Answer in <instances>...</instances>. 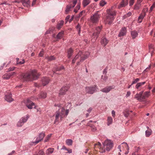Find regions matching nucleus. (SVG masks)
Segmentation results:
<instances>
[{"label":"nucleus","mask_w":155,"mask_h":155,"mask_svg":"<svg viewBox=\"0 0 155 155\" xmlns=\"http://www.w3.org/2000/svg\"><path fill=\"white\" fill-rule=\"evenodd\" d=\"M40 75L36 70H32L22 74L21 78L24 81H32L37 79Z\"/></svg>","instance_id":"f257e3e1"},{"label":"nucleus","mask_w":155,"mask_h":155,"mask_svg":"<svg viewBox=\"0 0 155 155\" xmlns=\"http://www.w3.org/2000/svg\"><path fill=\"white\" fill-rule=\"evenodd\" d=\"M103 147H101V143L98 142L97 143L94 144V149H96L97 147L100 150L101 153H103L105 151V147H106V149L107 151H109L113 147V143L111 140H106L104 143H103Z\"/></svg>","instance_id":"f03ea898"},{"label":"nucleus","mask_w":155,"mask_h":155,"mask_svg":"<svg viewBox=\"0 0 155 155\" xmlns=\"http://www.w3.org/2000/svg\"><path fill=\"white\" fill-rule=\"evenodd\" d=\"M90 54V53L89 52H87L85 53H83L80 51L73 59L72 63L74 64L76 61H77V65H79L80 64V62L83 61Z\"/></svg>","instance_id":"7ed1b4c3"},{"label":"nucleus","mask_w":155,"mask_h":155,"mask_svg":"<svg viewBox=\"0 0 155 155\" xmlns=\"http://www.w3.org/2000/svg\"><path fill=\"white\" fill-rule=\"evenodd\" d=\"M114 7H111V9H109L107 10V18L104 21L105 24L110 25L114 19V17L116 15V12L113 9Z\"/></svg>","instance_id":"20e7f679"},{"label":"nucleus","mask_w":155,"mask_h":155,"mask_svg":"<svg viewBox=\"0 0 155 155\" xmlns=\"http://www.w3.org/2000/svg\"><path fill=\"white\" fill-rule=\"evenodd\" d=\"M100 17V15L98 13V12H97L91 16L89 21L93 24L97 23L98 22Z\"/></svg>","instance_id":"39448f33"},{"label":"nucleus","mask_w":155,"mask_h":155,"mask_svg":"<svg viewBox=\"0 0 155 155\" xmlns=\"http://www.w3.org/2000/svg\"><path fill=\"white\" fill-rule=\"evenodd\" d=\"M102 28V26H98L96 28L95 30L93 35V36L92 40L93 42H94L96 40Z\"/></svg>","instance_id":"423d86ee"},{"label":"nucleus","mask_w":155,"mask_h":155,"mask_svg":"<svg viewBox=\"0 0 155 155\" xmlns=\"http://www.w3.org/2000/svg\"><path fill=\"white\" fill-rule=\"evenodd\" d=\"M98 90L96 86L94 85L92 86L87 87H85V91L86 93L92 94L96 92Z\"/></svg>","instance_id":"0eeeda50"},{"label":"nucleus","mask_w":155,"mask_h":155,"mask_svg":"<svg viewBox=\"0 0 155 155\" xmlns=\"http://www.w3.org/2000/svg\"><path fill=\"white\" fill-rule=\"evenodd\" d=\"M45 136V133L44 132H42L40 133L36 138V140L34 142H32V144L35 145L39 143L42 140Z\"/></svg>","instance_id":"6e6552de"},{"label":"nucleus","mask_w":155,"mask_h":155,"mask_svg":"<svg viewBox=\"0 0 155 155\" xmlns=\"http://www.w3.org/2000/svg\"><path fill=\"white\" fill-rule=\"evenodd\" d=\"M64 117L63 114H61L60 112L58 111H57L56 112L55 115V120L54 121V124L56 123H58L59 122V119L60 118L61 120H62L63 119Z\"/></svg>","instance_id":"1a4fd4ad"},{"label":"nucleus","mask_w":155,"mask_h":155,"mask_svg":"<svg viewBox=\"0 0 155 155\" xmlns=\"http://www.w3.org/2000/svg\"><path fill=\"white\" fill-rule=\"evenodd\" d=\"M77 0H73L72 4H70L66 6L65 10L66 13L67 14L71 9L74 8L76 5Z\"/></svg>","instance_id":"9d476101"},{"label":"nucleus","mask_w":155,"mask_h":155,"mask_svg":"<svg viewBox=\"0 0 155 155\" xmlns=\"http://www.w3.org/2000/svg\"><path fill=\"white\" fill-rule=\"evenodd\" d=\"M25 104L26 107L29 109H32L33 106H35L34 108H36V106H35V103L29 99H27L25 101Z\"/></svg>","instance_id":"9b49d317"},{"label":"nucleus","mask_w":155,"mask_h":155,"mask_svg":"<svg viewBox=\"0 0 155 155\" xmlns=\"http://www.w3.org/2000/svg\"><path fill=\"white\" fill-rule=\"evenodd\" d=\"M143 94V91H140L139 94H137L135 95L134 98L139 101H143L144 100Z\"/></svg>","instance_id":"f8f14e48"},{"label":"nucleus","mask_w":155,"mask_h":155,"mask_svg":"<svg viewBox=\"0 0 155 155\" xmlns=\"http://www.w3.org/2000/svg\"><path fill=\"white\" fill-rule=\"evenodd\" d=\"M5 100L8 102H11L13 101V99L12 98V94L10 92L8 93L5 94Z\"/></svg>","instance_id":"ddd939ff"},{"label":"nucleus","mask_w":155,"mask_h":155,"mask_svg":"<svg viewBox=\"0 0 155 155\" xmlns=\"http://www.w3.org/2000/svg\"><path fill=\"white\" fill-rule=\"evenodd\" d=\"M15 74L16 73L15 72L6 73L2 76V78L4 79L8 80L12 76Z\"/></svg>","instance_id":"4468645a"},{"label":"nucleus","mask_w":155,"mask_h":155,"mask_svg":"<svg viewBox=\"0 0 155 155\" xmlns=\"http://www.w3.org/2000/svg\"><path fill=\"white\" fill-rule=\"evenodd\" d=\"M50 81V79L48 77H44L41 79V82L43 86L48 84Z\"/></svg>","instance_id":"2eb2a0df"},{"label":"nucleus","mask_w":155,"mask_h":155,"mask_svg":"<svg viewBox=\"0 0 155 155\" xmlns=\"http://www.w3.org/2000/svg\"><path fill=\"white\" fill-rule=\"evenodd\" d=\"M127 32V29L125 27H123L121 28L120 32L118 35L119 37L123 36L126 35Z\"/></svg>","instance_id":"dca6fc26"},{"label":"nucleus","mask_w":155,"mask_h":155,"mask_svg":"<svg viewBox=\"0 0 155 155\" xmlns=\"http://www.w3.org/2000/svg\"><path fill=\"white\" fill-rule=\"evenodd\" d=\"M68 87H63L60 90L59 93V95H63L66 92L68 91Z\"/></svg>","instance_id":"f3484780"},{"label":"nucleus","mask_w":155,"mask_h":155,"mask_svg":"<svg viewBox=\"0 0 155 155\" xmlns=\"http://www.w3.org/2000/svg\"><path fill=\"white\" fill-rule=\"evenodd\" d=\"M114 88V87L113 86H109L105 87L104 88L102 89L101 91L105 93H108L112 89Z\"/></svg>","instance_id":"a211bd4d"},{"label":"nucleus","mask_w":155,"mask_h":155,"mask_svg":"<svg viewBox=\"0 0 155 155\" xmlns=\"http://www.w3.org/2000/svg\"><path fill=\"white\" fill-rule=\"evenodd\" d=\"M128 4V0H122L118 6L119 8L124 7L126 6Z\"/></svg>","instance_id":"6ab92c4d"},{"label":"nucleus","mask_w":155,"mask_h":155,"mask_svg":"<svg viewBox=\"0 0 155 155\" xmlns=\"http://www.w3.org/2000/svg\"><path fill=\"white\" fill-rule=\"evenodd\" d=\"M109 41L105 38L103 37L101 38V43L104 46H105L108 43Z\"/></svg>","instance_id":"aec40b11"},{"label":"nucleus","mask_w":155,"mask_h":155,"mask_svg":"<svg viewBox=\"0 0 155 155\" xmlns=\"http://www.w3.org/2000/svg\"><path fill=\"white\" fill-rule=\"evenodd\" d=\"M64 69V67L62 66H56L55 67L53 70V71L54 73H55V72L57 71H61L62 70Z\"/></svg>","instance_id":"412c9836"},{"label":"nucleus","mask_w":155,"mask_h":155,"mask_svg":"<svg viewBox=\"0 0 155 155\" xmlns=\"http://www.w3.org/2000/svg\"><path fill=\"white\" fill-rule=\"evenodd\" d=\"M113 122V120L112 118L110 116L108 117L107 119V125L109 126L110 125L112 124Z\"/></svg>","instance_id":"4be33fe9"},{"label":"nucleus","mask_w":155,"mask_h":155,"mask_svg":"<svg viewBox=\"0 0 155 155\" xmlns=\"http://www.w3.org/2000/svg\"><path fill=\"white\" fill-rule=\"evenodd\" d=\"M145 15V12H143L138 18V21L139 23H140L141 22L142 19H143Z\"/></svg>","instance_id":"5701e85b"},{"label":"nucleus","mask_w":155,"mask_h":155,"mask_svg":"<svg viewBox=\"0 0 155 155\" xmlns=\"http://www.w3.org/2000/svg\"><path fill=\"white\" fill-rule=\"evenodd\" d=\"M54 148H49L47 150L46 154L47 155H50L54 152Z\"/></svg>","instance_id":"b1692460"},{"label":"nucleus","mask_w":155,"mask_h":155,"mask_svg":"<svg viewBox=\"0 0 155 155\" xmlns=\"http://www.w3.org/2000/svg\"><path fill=\"white\" fill-rule=\"evenodd\" d=\"M21 2L24 6L28 7L30 4L29 0H21Z\"/></svg>","instance_id":"393cba45"},{"label":"nucleus","mask_w":155,"mask_h":155,"mask_svg":"<svg viewBox=\"0 0 155 155\" xmlns=\"http://www.w3.org/2000/svg\"><path fill=\"white\" fill-rule=\"evenodd\" d=\"M46 93L44 92H41L38 95L39 98H45L46 97Z\"/></svg>","instance_id":"a878e982"},{"label":"nucleus","mask_w":155,"mask_h":155,"mask_svg":"<svg viewBox=\"0 0 155 155\" xmlns=\"http://www.w3.org/2000/svg\"><path fill=\"white\" fill-rule=\"evenodd\" d=\"M131 36L132 38L134 39L138 35V34L137 32L135 31H132L131 32Z\"/></svg>","instance_id":"bb28decb"},{"label":"nucleus","mask_w":155,"mask_h":155,"mask_svg":"<svg viewBox=\"0 0 155 155\" xmlns=\"http://www.w3.org/2000/svg\"><path fill=\"white\" fill-rule=\"evenodd\" d=\"M91 2L90 0H83L82 2V5L83 7H85L88 5Z\"/></svg>","instance_id":"cd10ccee"},{"label":"nucleus","mask_w":155,"mask_h":155,"mask_svg":"<svg viewBox=\"0 0 155 155\" xmlns=\"http://www.w3.org/2000/svg\"><path fill=\"white\" fill-rule=\"evenodd\" d=\"M147 128L148 129L145 131V134L146 137H148L151 134L152 130L148 127H147Z\"/></svg>","instance_id":"c85d7f7f"},{"label":"nucleus","mask_w":155,"mask_h":155,"mask_svg":"<svg viewBox=\"0 0 155 155\" xmlns=\"http://www.w3.org/2000/svg\"><path fill=\"white\" fill-rule=\"evenodd\" d=\"M144 100L146 98H148L150 95V91H146L143 94Z\"/></svg>","instance_id":"c756f323"},{"label":"nucleus","mask_w":155,"mask_h":155,"mask_svg":"<svg viewBox=\"0 0 155 155\" xmlns=\"http://www.w3.org/2000/svg\"><path fill=\"white\" fill-rule=\"evenodd\" d=\"M29 115H27L26 116L21 118L20 120L22 121V122H23V123L26 122L27 120L29 118Z\"/></svg>","instance_id":"7c9ffc66"},{"label":"nucleus","mask_w":155,"mask_h":155,"mask_svg":"<svg viewBox=\"0 0 155 155\" xmlns=\"http://www.w3.org/2000/svg\"><path fill=\"white\" fill-rule=\"evenodd\" d=\"M73 52V50L71 48H70L68 50V58H70L71 57Z\"/></svg>","instance_id":"2f4dec72"},{"label":"nucleus","mask_w":155,"mask_h":155,"mask_svg":"<svg viewBox=\"0 0 155 155\" xmlns=\"http://www.w3.org/2000/svg\"><path fill=\"white\" fill-rule=\"evenodd\" d=\"M64 23V21L62 20L60 21V22L58 24L57 26V29L59 30L61 28V27L63 25Z\"/></svg>","instance_id":"473e14b6"},{"label":"nucleus","mask_w":155,"mask_h":155,"mask_svg":"<svg viewBox=\"0 0 155 155\" xmlns=\"http://www.w3.org/2000/svg\"><path fill=\"white\" fill-rule=\"evenodd\" d=\"M64 35V31H62L61 32H59L56 36V38L57 39H60L62 36Z\"/></svg>","instance_id":"72a5a7b5"},{"label":"nucleus","mask_w":155,"mask_h":155,"mask_svg":"<svg viewBox=\"0 0 155 155\" xmlns=\"http://www.w3.org/2000/svg\"><path fill=\"white\" fill-rule=\"evenodd\" d=\"M145 83V82H142L137 83L136 85V88H137V89H138L140 87L144 85Z\"/></svg>","instance_id":"f704fd0d"},{"label":"nucleus","mask_w":155,"mask_h":155,"mask_svg":"<svg viewBox=\"0 0 155 155\" xmlns=\"http://www.w3.org/2000/svg\"><path fill=\"white\" fill-rule=\"evenodd\" d=\"M73 141L71 139H67L66 140V143L68 146H71L72 145Z\"/></svg>","instance_id":"c9c22d12"},{"label":"nucleus","mask_w":155,"mask_h":155,"mask_svg":"<svg viewBox=\"0 0 155 155\" xmlns=\"http://www.w3.org/2000/svg\"><path fill=\"white\" fill-rule=\"evenodd\" d=\"M52 135V134H50L48 135L46 137L45 140L44 142H48L49 140L50 139L51 137V136Z\"/></svg>","instance_id":"e433bc0d"},{"label":"nucleus","mask_w":155,"mask_h":155,"mask_svg":"<svg viewBox=\"0 0 155 155\" xmlns=\"http://www.w3.org/2000/svg\"><path fill=\"white\" fill-rule=\"evenodd\" d=\"M149 51L151 52V55H152L153 52V47L152 45H150L149 46Z\"/></svg>","instance_id":"4c0bfd02"},{"label":"nucleus","mask_w":155,"mask_h":155,"mask_svg":"<svg viewBox=\"0 0 155 155\" xmlns=\"http://www.w3.org/2000/svg\"><path fill=\"white\" fill-rule=\"evenodd\" d=\"M45 59L49 61H51L54 60L55 59V57L53 56H51L50 57L46 56L45 57Z\"/></svg>","instance_id":"58836bf2"},{"label":"nucleus","mask_w":155,"mask_h":155,"mask_svg":"<svg viewBox=\"0 0 155 155\" xmlns=\"http://www.w3.org/2000/svg\"><path fill=\"white\" fill-rule=\"evenodd\" d=\"M16 60L17 61V64H23L25 63V61L24 60H22L21 61H19V59L18 58H16Z\"/></svg>","instance_id":"ea45409f"},{"label":"nucleus","mask_w":155,"mask_h":155,"mask_svg":"<svg viewBox=\"0 0 155 155\" xmlns=\"http://www.w3.org/2000/svg\"><path fill=\"white\" fill-rule=\"evenodd\" d=\"M107 4V2L104 0H101L100 2V5L101 6H103Z\"/></svg>","instance_id":"a19ab883"},{"label":"nucleus","mask_w":155,"mask_h":155,"mask_svg":"<svg viewBox=\"0 0 155 155\" xmlns=\"http://www.w3.org/2000/svg\"><path fill=\"white\" fill-rule=\"evenodd\" d=\"M24 124L23 122H22L20 119L17 124V126L18 127H21Z\"/></svg>","instance_id":"79ce46f5"},{"label":"nucleus","mask_w":155,"mask_h":155,"mask_svg":"<svg viewBox=\"0 0 155 155\" xmlns=\"http://www.w3.org/2000/svg\"><path fill=\"white\" fill-rule=\"evenodd\" d=\"M76 29L78 31V34H80L81 32V27L80 25L78 24L76 26Z\"/></svg>","instance_id":"37998d69"},{"label":"nucleus","mask_w":155,"mask_h":155,"mask_svg":"<svg viewBox=\"0 0 155 155\" xmlns=\"http://www.w3.org/2000/svg\"><path fill=\"white\" fill-rule=\"evenodd\" d=\"M65 109L63 107H62L61 109V112H60V114H63V116L64 117L65 116V115L64 114V113L65 112Z\"/></svg>","instance_id":"c03bdc74"},{"label":"nucleus","mask_w":155,"mask_h":155,"mask_svg":"<svg viewBox=\"0 0 155 155\" xmlns=\"http://www.w3.org/2000/svg\"><path fill=\"white\" fill-rule=\"evenodd\" d=\"M45 153L42 150H40L38 153L37 155H44Z\"/></svg>","instance_id":"a18cd8bd"},{"label":"nucleus","mask_w":155,"mask_h":155,"mask_svg":"<svg viewBox=\"0 0 155 155\" xmlns=\"http://www.w3.org/2000/svg\"><path fill=\"white\" fill-rule=\"evenodd\" d=\"M139 79L138 78H137L135 79L134 80L132 81V84H135L136 83H137L139 81Z\"/></svg>","instance_id":"49530a36"},{"label":"nucleus","mask_w":155,"mask_h":155,"mask_svg":"<svg viewBox=\"0 0 155 155\" xmlns=\"http://www.w3.org/2000/svg\"><path fill=\"white\" fill-rule=\"evenodd\" d=\"M140 5V4H138V3H137V4L135 5L134 6V9H138L139 8Z\"/></svg>","instance_id":"de8ad7c7"},{"label":"nucleus","mask_w":155,"mask_h":155,"mask_svg":"<svg viewBox=\"0 0 155 155\" xmlns=\"http://www.w3.org/2000/svg\"><path fill=\"white\" fill-rule=\"evenodd\" d=\"M4 4H5V5H10V4L7 1L3 3H2L0 4V5H3Z\"/></svg>","instance_id":"09e8293b"},{"label":"nucleus","mask_w":155,"mask_h":155,"mask_svg":"<svg viewBox=\"0 0 155 155\" xmlns=\"http://www.w3.org/2000/svg\"><path fill=\"white\" fill-rule=\"evenodd\" d=\"M134 0H130L129 2V5L130 6H132L134 3Z\"/></svg>","instance_id":"8fccbe9b"},{"label":"nucleus","mask_w":155,"mask_h":155,"mask_svg":"<svg viewBox=\"0 0 155 155\" xmlns=\"http://www.w3.org/2000/svg\"><path fill=\"white\" fill-rule=\"evenodd\" d=\"M90 126L92 128V130L93 131H95L96 130V128L95 126H92V125H90Z\"/></svg>","instance_id":"3c124183"},{"label":"nucleus","mask_w":155,"mask_h":155,"mask_svg":"<svg viewBox=\"0 0 155 155\" xmlns=\"http://www.w3.org/2000/svg\"><path fill=\"white\" fill-rule=\"evenodd\" d=\"M111 114L112 117L114 118L115 116V112L114 110H112L111 112Z\"/></svg>","instance_id":"603ef678"},{"label":"nucleus","mask_w":155,"mask_h":155,"mask_svg":"<svg viewBox=\"0 0 155 155\" xmlns=\"http://www.w3.org/2000/svg\"><path fill=\"white\" fill-rule=\"evenodd\" d=\"M91 122H93L94 123H95L96 122V121H93L92 120H90L87 123V125H88V126H90V125H90V123H91Z\"/></svg>","instance_id":"864d4df0"},{"label":"nucleus","mask_w":155,"mask_h":155,"mask_svg":"<svg viewBox=\"0 0 155 155\" xmlns=\"http://www.w3.org/2000/svg\"><path fill=\"white\" fill-rule=\"evenodd\" d=\"M15 67H12V68H10L8 69V71H12L14 70L15 69Z\"/></svg>","instance_id":"5fc2aeb1"},{"label":"nucleus","mask_w":155,"mask_h":155,"mask_svg":"<svg viewBox=\"0 0 155 155\" xmlns=\"http://www.w3.org/2000/svg\"><path fill=\"white\" fill-rule=\"evenodd\" d=\"M85 11H82L81 12L79 13V17H80L81 16H82L83 15V13H85Z\"/></svg>","instance_id":"6e6d98bb"},{"label":"nucleus","mask_w":155,"mask_h":155,"mask_svg":"<svg viewBox=\"0 0 155 155\" xmlns=\"http://www.w3.org/2000/svg\"><path fill=\"white\" fill-rule=\"evenodd\" d=\"M125 144V147H126L127 149L128 150L129 149V147H128V144H127V143H126L124 142L123 143H122V144Z\"/></svg>","instance_id":"4d7b16f0"},{"label":"nucleus","mask_w":155,"mask_h":155,"mask_svg":"<svg viewBox=\"0 0 155 155\" xmlns=\"http://www.w3.org/2000/svg\"><path fill=\"white\" fill-rule=\"evenodd\" d=\"M131 93L130 91H127V94L126 95V97H127L129 96L130 95Z\"/></svg>","instance_id":"13d9d810"},{"label":"nucleus","mask_w":155,"mask_h":155,"mask_svg":"<svg viewBox=\"0 0 155 155\" xmlns=\"http://www.w3.org/2000/svg\"><path fill=\"white\" fill-rule=\"evenodd\" d=\"M43 55V51H41L39 54V55L40 57H42Z\"/></svg>","instance_id":"bf43d9fd"},{"label":"nucleus","mask_w":155,"mask_h":155,"mask_svg":"<svg viewBox=\"0 0 155 155\" xmlns=\"http://www.w3.org/2000/svg\"><path fill=\"white\" fill-rule=\"evenodd\" d=\"M150 66L149 65V66L147 67L144 71V72H145L146 71H147L150 70Z\"/></svg>","instance_id":"052dcab7"},{"label":"nucleus","mask_w":155,"mask_h":155,"mask_svg":"<svg viewBox=\"0 0 155 155\" xmlns=\"http://www.w3.org/2000/svg\"><path fill=\"white\" fill-rule=\"evenodd\" d=\"M65 115L67 116L69 112V110L68 109H67L66 110H65Z\"/></svg>","instance_id":"680f3d73"},{"label":"nucleus","mask_w":155,"mask_h":155,"mask_svg":"<svg viewBox=\"0 0 155 155\" xmlns=\"http://www.w3.org/2000/svg\"><path fill=\"white\" fill-rule=\"evenodd\" d=\"M107 77L106 76H104V78H103V76H102V78L104 81H105L107 79Z\"/></svg>","instance_id":"e2e57ef3"},{"label":"nucleus","mask_w":155,"mask_h":155,"mask_svg":"<svg viewBox=\"0 0 155 155\" xmlns=\"http://www.w3.org/2000/svg\"><path fill=\"white\" fill-rule=\"evenodd\" d=\"M80 8V5L79 4H78L76 7V8L78 10H79Z\"/></svg>","instance_id":"0e129e2a"},{"label":"nucleus","mask_w":155,"mask_h":155,"mask_svg":"<svg viewBox=\"0 0 155 155\" xmlns=\"http://www.w3.org/2000/svg\"><path fill=\"white\" fill-rule=\"evenodd\" d=\"M69 18H70V16L69 15L67 16L66 17V18H65V20H66V22L68 21V19H69Z\"/></svg>","instance_id":"69168bd1"},{"label":"nucleus","mask_w":155,"mask_h":155,"mask_svg":"<svg viewBox=\"0 0 155 155\" xmlns=\"http://www.w3.org/2000/svg\"><path fill=\"white\" fill-rule=\"evenodd\" d=\"M62 149H63V150H68V149H67L65 146H63L62 147Z\"/></svg>","instance_id":"338daca9"},{"label":"nucleus","mask_w":155,"mask_h":155,"mask_svg":"<svg viewBox=\"0 0 155 155\" xmlns=\"http://www.w3.org/2000/svg\"><path fill=\"white\" fill-rule=\"evenodd\" d=\"M37 112H39L40 113L41 112V110L40 108L37 109Z\"/></svg>","instance_id":"774afa93"}]
</instances>
